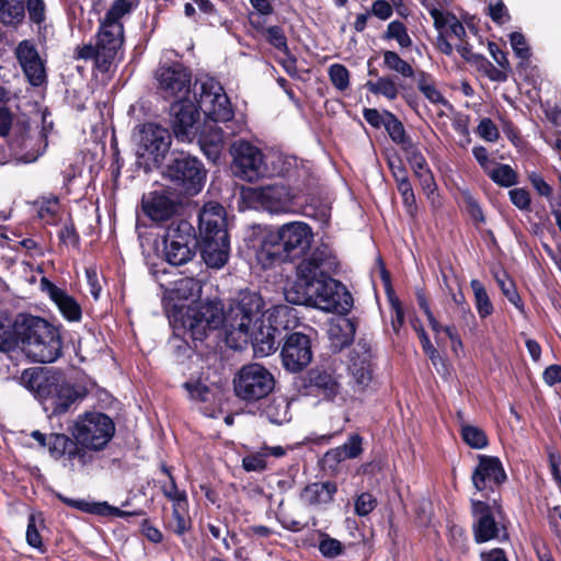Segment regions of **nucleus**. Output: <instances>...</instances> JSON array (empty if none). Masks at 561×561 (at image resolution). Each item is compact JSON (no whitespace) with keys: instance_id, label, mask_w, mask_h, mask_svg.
<instances>
[{"instance_id":"4be33fe9","label":"nucleus","mask_w":561,"mask_h":561,"mask_svg":"<svg viewBox=\"0 0 561 561\" xmlns=\"http://www.w3.org/2000/svg\"><path fill=\"white\" fill-rule=\"evenodd\" d=\"M179 204L167 190L152 191L141 197L142 214L154 224L169 221L178 211Z\"/></svg>"},{"instance_id":"f03ea898","label":"nucleus","mask_w":561,"mask_h":561,"mask_svg":"<svg viewBox=\"0 0 561 561\" xmlns=\"http://www.w3.org/2000/svg\"><path fill=\"white\" fill-rule=\"evenodd\" d=\"M168 318L173 330L169 345L179 364L190 360L194 354L203 358L216 351L215 331L220 328L222 318L220 300H198L187 306L173 304Z\"/></svg>"},{"instance_id":"4c0bfd02","label":"nucleus","mask_w":561,"mask_h":561,"mask_svg":"<svg viewBox=\"0 0 561 561\" xmlns=\"http://www.w3.org/2000/svg\"><path fill=\"white\" fill-rule=\"evenodd\" d=\"M241 531L244 538L248 539L251 543L260 546L264 549L270 545L276 543L277 540L273 537L276 535L279 536L277 531L265 525H250L244 527Z\"/></svg>"},{"instance_id":"7c9ffc66","label":"nucleus","mask_w":561,"mask_h":561,"mask_svg":"<svg viewBox=\"0 0 561 561\" xmlns=\"http://www.w3.org/2000/svg\"><path fill=\"white\" fill-rule=\"evenodd\" d=\"M22 312L15 314L11 320L7 317L0 316V351L9 353L20 350L21 335L19 333V322L21 321Z\"/></svg>"},{"instance_id":"5fc2aeb1","label":"nucleus","mask_w":561,"mask_h":561,"mask_svg":"<svg viewBox=\"0 0 561 561\" xmlns=\"http://www.w3.org/2000/svg\"><path fill=\"white\" fill-rule=\"evenodd\" d=\"M387 117L388 121L385 126V130L393 144L400 147L412 138L407 133L403 123L393 113Z\"/></svg>"},{"instance_id":"f704fd0d","label":"nucleus","mask_w":561,"mask_h":561,"mask_svg":"<svg viewBox=\"0 0 561 561\" xmlns=\"http://www.w3.org/2000/svg\"><path fill=\"white\" fill-rule=\"evenodd\" d=\"M355 325L352 321L345 320L343 324H334L329 330L330 348L332 353H340L343 348L354 342Z\"/></svg>"},{"instance_id":"7ed1b4c3","label":"nucleus","mask_w":561,"mask_h":561,"mask_svg":"<svg viewBox=\"0 0 561 561\" xmlns=\"http://www.w3.org/2000/svg\"><path fill=\"white\" fill-rule=\"evenodd\" d=\"M20 379L49 419L69 412L84 397L60 369L53 367L26 368Z\"/></svg>"},{"instance_id":"c85d7f7f","label":"nucleus","mask_w":561,"mask_h":561,"mask_svg":"<svg viewBox=\"0 0 561 561\" xmlns=\"http://www.w3.org/2000/svg\"><path fill=\"white\" fill-rule=\"evenodd\" d=\"M197 142L202 151L208 157L216 159L224 146L225 133L217 123L205 119L203 125L196 128Z\"/></svg>"},{"instance_id":"9b49d317","label":"nucleus","mask_w":561,"mask_h":561,"mask_svg":"<svg viewBox=\"0 0 561 561\" xmlns=\"http://www.w3.org/2000/svg\"><path fill=\"white\" fill-rule=\"evenodd\" d=\"M10 156L19 162L31 163L43 154L47 136L43 130H32L25 117L15 118L14 129L7 137Z\"/></svg>"},{"instance_id":"20e7f679","label":"nucleus","mask_w":561,"mask_h":561,"mask_svg":"<svg viewBox=\"0 0 561 561\" xmlns=\"http://www.w3.org/2000/svg\"><path fill=\"white\" fill-rule=\"evenodd\" d=\"M18 329L20 350L32 362L51 364L64 355L62 325L30 312H22Z\"/></svg>"},{"instance_id":"de8ad7c7","label":"nucleus","mask_w":561,"mask_h":561,"mask_svg":"<svg viewBox=\"0 0 561 561\" xmlns=\"http://www.w3.org/2000/svg\"><path fill=\"white\" fill-rule=\"evenodd\" d=\"M460 436L462 440L473 449H483L489 445L486 433L482 428L471 424H461Z\"/></svg>"},{"instance_id":"58836bf2","label":"nucleus","mask_w":561,"mask_h":561,"mask_svg":"<svg viewBox=\"0 0 561 561\" xmlns=\"http://www.w3.org/2000/svg\"><path fill=\"white\" fill-rule=\"evenodd\" d=\"M25 16V0H0V22L4 25H14Z\"/></svg>"},{"instance_id":"2eb2a0df","label":"nucleus","mask_w":561,"mask_h":561,"mask_svg":"<svg viewBox=\"0 0 561 561\" xmlns=\"http://www.w3.org/2000/svg\"><path fill=\"white\" fill-rule=\"evenodd\" d=\"M280 357L287 371L294 374L302 371L313 357L311 336L304 332H285Z\"/></svg>"},{"instance_id":"864d4df0","label":"nucleus","mask_w":561,"mask_h":561,"mask_svg":"<svg viewBox=\"0 0 561 561\" xmlns=\"http://www.w3.org/2000/svg\"><path fill=\"white\" fill-rule=\"evenodd\" d=\"M410 324L420 340L424 354L434 363L438 357V351L432 344L430 336L422 324V321L419 317L413 316L410 318Z\"/></svg>"},{"instance_id":"0eeeda50","label":"nucleus","mask_w":561,"mask_h":561,"mask_svg":"<svg viewBox=\"0 0 561 561\" xmlns=\"http://www.w3.org/2000/svg\"><path fill=\"white\" fill-rule=\"evenodd\" d=\"M297 317L295 309L286 305H278L271 311L267 323L264 318L255 324H251L248 332H238L244 337V342L250 341L254 353L261 357L268 356L276 352L283 341V332L295 325Z\"/></svg>"},{"instance_id":"8fccbe9b","label":"nucleus","mask_w":561,"mask_h":561,"mask_svg":"<svg viewBox=\"0 0 561 561\" xmlns=\"http://www.w3.org/2000/svg\"><path fill=\"white\" fill-rule=\"evenodd\" d=\"M382 56L383 66L387 69L396 71L404 78L414 77V69L412 66L407 60L402 59L397 51L385 50Z\"/></svg>"},{"instance_id":"3c124183","label":"nucleus","mask_w":561,"mask_h":561,"mask_svg":"<svg viewBox=\"0 0 561 561\" xmlns=\"http://www.w3.org/2000/svg\"><path fill=\"white\" fill-rule=\"evenodd\" d=\"M382 38L386 41H397L401 48H410L412 46V38L408 33V28L404 23L399 20L391 21L388 24Z\"/></svg>"},{"instance_id":"c9c22d12","label":"nucleus","mask_w":561,"mask_h":561,"mask_svg":"<svg viewBox=\"0 0 561 561\" xmlns=\"http://www.w3.org/2000/svg\"><path fill=\"white\" fill-rule=\"evenodd\" d=\"M160 472L167 477V481H159L160 490L165 499L172 504L188 501L187 493L185 490H180L175 477L173 474V467L168 466L165 462H161L159 466Z\"/></svg>"},{"instance_id":"ea45409f","label":"nucleus","mask_w":561,"mask_h":561,"mask_svg":"<svg viewBox=\"0 0 561 561\" xmlns=\"http://www.w3.org/2000/svg\"><path fill=\"white\" fill-rule=\"evenodd\" d=\"M417 90L433 104L447 105L448 101L437 89L434 78L426 71H420L416 79Z\"/></svg>"},{"instance_id":"5701e85b","label":"nucleus","mask_w":561,"mask_h":561,"mask_svg":"<svg viewBox=\"0 0 561 561\" xmlns=\"http://www.w3.org/2000/svg\"><path fill=\"white\" fill-rule=\"evenodd\" d=\"M124 44V30L105 27L101 25L96 33V46L99 49L100 71L108 72L117 59Z\"/></svg>"},{"instance_id":"a18cd8bd","label":"nucleus","mask_w":561,"mask_h":561,"mask_svg":"<svg viewBox=\"0 0 561 561\" xmlns=\"http://www.w3.org/2000/svg\"><path fill=\"white\" fill-rule=\"evenodd\" d=\"M369 92L376 95H382L393 101L399 95V85L390 76L379 77L377 81L368 80L365 84Z\"/></svg>"},{"instance_id":"9d476101","label":"nucleus","mask_w":561,"mask_h":561,"mask_svg":"<svg viewBox=\"0 0 561 561\" xmlns=\"http://www.w3.org/2000/svg\"><path fill=\"white\" fill-rule=\"evenodd\" d=\"M138 156L149 169L160 170L171 153L172 135L170 130L157 123L138 126Z\"/></svg>"},{"instance_id":"412c9836","label":"nucleus","mask_w":561,"mask_h":561,"mask_svg":"<svg viewBox=\"0 0 561 561\" xmlns=\"http://www.w3.org/2000/svg\"><path fill=\"white\" fill-rule=\"evenodd\" d=\"M254 199L270 213H294L298 207L297 196L284 184H273L254 191Z\"/></svg>"},{"instance_id":"f257e3e1","label":"nucleus","mask_w":561,"mask_h":561,"mask_svg":"<svg viewBox=\"0 0 561 561\" xmlns=\"http://www.w3.org/2000/svg\"><path fill=\"white\" fill-rule=\"evenodd\" d=\"M312 241L313 232L308 224L290 221L266 232L257 259L264 267L301 259L296 267V280L285 290L286 301L346 314L354 299L346 286L333 277L340 262L327 244L307 254Z\"/></svg>"},{"instance_id":"a19ab883","label":"nucleus","mask_w":561,"mask_h":561,"mask_svg":"<svg viewBox=\"0 0 561 561\" xmlns=\"http://www.w3.org/2000/svg\"><path fill=\"white\" fill-rule=\"evenodd\" d=\"M37 217L46 225H56L59 220L60 203L55 195L41 197L35 202Z\"/></svg>"},{"instance_id":"dca6fc26","label":"nucleus","mask_w":561,"mask_h":561,"mask_svg":"<svg viewBox=\"0 0 561 561\" xmlns=\"http://www.w3.org/2000/svg\"><path fill=\"white\" fill-rule=\"evenodd\" d=\"M477 459L478 465L472 471L471 482L474 489L490 501V493H499L507 480V474L499 457L480 454Z\"/></svg>"},{"instance_id":"f3484780","label":"nucleus","mask_w":561,"mask_h":561,"mask_svg":"<svg viewBox=\"0 0 561 561\" xmlns=\"http://www.w3.org/2000/svg\"><path fill=\"white\" fill-rule=\"evenodd\" d=\"M299 391L305 396H313L325 401H334L341 392V383L334 369L316 366L301 377Z\"/></svg>"},{"instance_id":"423d86ee","label":"nucleus","mask_w":561,"mask_h":561,"mask_svg":"<svg viewBox=\"0 0 561 561\" xmlns=\"http://www.w3.org/2000/svg\"><path fill=\"white\" fill-rule=\"evenodd\" d=\"M160 174L168 190L179 197L191 198L203 191L208 170L204 162L190 151L174 149L168 162L160 169Z\"/></svg>"},{"instance_id":"ddd939ff","label":"nucleus","mask_w":561,"mask_h":561,"mask_svg":"<svg viewBox=\"0 0 561 561\" xmlns=\"http://www.w3.org/2000/svg\"><path fill=\"white\" fill-rule=\"evenodd\" d=\"M230 153L232 156L230 169L234 176L243 181L255 182L266 175L264 153L259 147L241 139L232 144Z\"/></svg>"},{"instance_id":"a878e982","label":"nucleus","mask_w":561,"mask_h":561,"mask_svg":"<svg viewBox=\"0 0 561 561\" xmlns=\"http://www.w3.org/2000/svg\"><path fill=\"white\" fill-rule=\"evenodd\" d=\"M56 497L64 503L65 505L76 508L80 512L98 515L101 517H119L127 519L131 516H142L145 515V511H124L119 507L113 506L108 504L106 501L104 502H89L84 499H71L61 493H57Z\"/></svg>"},{"instance_id":"6e6552de","label":"nucleus","mask_w":561,"mask_h":561,"mask_svg":"<svg viewBox=\"0 0 561 561\" xmlns=\"http://www.w3.org/2000/svg\"><path fill=\"white\" fill-rule=\"evenodd\" d=\"M71 435L87 453L101 451L115 435V423L103 412L87 411L77 416L71 427Z\"/></svg>"},{"instance_id":"72a5a7b5","label":"nucleus","mask_w":561,"mask_h":561,"mask_svg":"<svg viewBox=\"0 0 561 561\" xmlns=\"http://www.w3.org/2000/svg\"><path fill=\"white\" fill-rule=\"evenodd\" d=\"M164 244V256L169 264L174 266H181L190 261L196 254L197 249L187 245L186 243H179L175 240H167L163 238Z\"/></svg>"},{"instance_id":"a211bd4d","label":"nucleus","mask_w":561,"mask_h":561,"mask_svg":"<svg viewBox=\"0 0 561 561\" xmlns=\"http://www.w3.org/2000/svg\"><path fill=\"white\" fill-rule=\"evenodd\" d=\"M490 501H492V505L489 504L488 500H470L471 515L473 517L472 530L477 543H484L499 538L500 528L493 510L501 511V495L499 494L497 497H493Z\"/></svg>"},{"instance_id":"338daca9","label":"nucleus","mask_w":561,"mask_h":561,"mask_svg":"<svg viewBox=\"0 0 561 561\" xmlns=\"http://www.w3.org/2000/svg\"><path fill=\"white\" fill-rule=\"evenodd\" d=\"M16 58L21 66L32 64L41 57L36 47L30 41H22L16 47Z\"/></svg>"},{"instance_id":"09e8293b","label":"nucleus","mask_w":561,"mask_h":561,"mask_svg":"<svg viewBox=\"0 0 561 561\" xmlns=\"http://www.w3.org/2000/svg\"><path fill=\"white\" fill-rule=\"evenodd\" d=\"M510 42L515 56L520 59L517 65V69L520 72V70L525 69L530 62V48L525 36L519 32H512L510 34Z\"/></svg>"},{"instance_id":"c756f323","label":"nucleus","mask_w":561,"mask_h":561,"mask_svg":"<svg viewBox=\"0 0 561 561\" xmlns=\"http://www.w3.org/2000/svg\"><path fill=\"white\" fill-rule=\"evenodd\" d=\"M190 503L181 502L172 504L171 515L165 518L164 527L168 531L174 534L185 543L184 536L192 529L193 522L190 516Z\"/></svg>"},{"instance_id":"39448f33","label":"nucleus","mask_w":561,"mask_h":561,"mask_svg":"<svg viewBox=\"0 0 561 561\" xmlns=\"http://www.w3.org/2000/svg\"><path fill=\"white\" fill-rule=\"evenodd\" d=\"M207 267L222 268L230 257V236L227 229V213L217 202L204 205L198 214V248Z\"/></svg>"},{"instance_id":"cd10ccee","label":"nucleus","mask_w":561,"mask_h":561,"mask_svg":"<svg viewBox=\"0 0 561 561\" xmlns=\"http://www.w3.org/2000/svg\"><path fill=\"white\" fill-rule=\"evenodd\" d=\"M339 488L332 480L310 482L300 491L299 497L308 506L327 508L335 500Z\"/></svg>"},{"instance_id":"e2e57ef3","label":"nucleus","mask_w":561,"mask_h":561,"mask_svg":"<svg viewBox=\"0 0 561 561\" xmlns=\"http://www.w3.org/2000/svg\"><path fill=\"white\" fill-rule=\"evenodd\" d=\"M205 529L208 531L213 539L220 540L226 550L231 549V545L228 540L230 529L227 523L221 522L220 519H216L215 522H208L205 525Z\"/></svg>"},{"instance_id":"4d7b16f0","label":"nucleus","mask_w":561,"mask_h":561,"mask_svg":"<svg viewBox=\"0 0 561 561\" xmlns=\"http://www.w3.org/2000/svg\"><path fill=\"white\" fill-rule=\"evenodd\" d=\"M318 549L324 558L335 559L344 553L345 547L340 540L323 533L320 535Z\"/></svg>"},{"instance_id":"e433bc0d","label":"nucleus","mask_w":561,"mask_h":561,"mask_svg":"<svg viewBox=\"0 0 561 561\" xmlns=\"http://www.w3.org/2000/svg\"><path fill=\"white\" fill-rule=\"evenodd\" d=\"M133 8V2L129 0H114L100 24L105 27L124 30L121 19L130 13Z\"/></svg>"},{"instance_id":"bf43d9fd","label":"nucleus","mask_w":561,"mask_h":561,"mask_svg":"<svg viewBox=\"0 0 561 561\" xmlns=\"http://www.w3.org/2000/svg\"><path fill=\"white\" fill-rule=\"evenodd\" d=\"M462 198L466 211L472 219L474 226L479 227L485 224V216L478 199L468 191L462 193Z\"/></svg>"},{"instance_id":"aec40b11","label":"nucleus","mask_w":561,"mask_h":561,"mask_svg":"<svg viewBox=\"0 0 561 561\" xmlns=\"http://www.w3.org/2000/svg\"><path fill=\"white\" fill-rule=\"evenodd\" d=\"M170 123L178 139H193L199 125L201 113L195 102L187 98H180L170 106Z\"/></svg>"},{"instance_id":"79ce46f5","label":"nucleus","mask_w":561,"mask_h":561,"mask_svg":"<svg viewBox=\"0 0 561 561\" xmlns=\"http://www.w3.org/2000/svg\"><path fill=\"white\" fill-rule=\"evenodd\" d=\"M470 287L473 291L474 307L481 320L486 319L494 312V306L484 285L479 279H471Z\"/></svg>"},{"instance_id":"bb28decb","label":"nucleus","mask_w":561,"mask_h":561,"mask_svg":"<svg viewBox=\"0 0 561 561\" xmlns=\"http://www.w3.org/2000/svg\"><path fill=\"white\" fill-rule=\"evenodd\" d=\"M41 288L56 305L62 318L69 322H79L82 319V308L77 299L66 289L58 287L47 277L41 278Z\"/></svg>"},{"instance_id":"603ef678","label":"nucleus","mask_w":561,"mask_h":561,"mask_svg":"<svg viewBox=\"0 0 561 561\" xmlns=\"http://www.w3.org/2000/svg\"><path fill=\"white\" fill-rule=\"evenodd\" d=\"M504 276L506 278H508V283L503 279V278H500L499 276H496V283L502 291V294L504 295V297L512 304L514 305V307L522 313V314H525L526 313V308H525V304L519 295V293L517 291V288H516V285L515 283L513 282V279H511L508 277V275L506 273H504Z\"/></svg>"},{"instance_id":"69168bd1","label":"nucleus","mask_w":561,"mask_h":561,"mask_svg":"<svg viewBox=\"0 0 561 561\" xmlns=\"http://www.w3.org/2000/svg\"><path fill=\"white\" fill-rule=\"evenodd\" d=\"M377 506V499L369 492H363L356 496L354 511L357 516L369 515Z\"/></svg>"},{"instance_id":"473e14b6","label":"nucleus","mask_w":561,"mask_h":561,"mask_svg":"<svg viewBox=\"0 0 561 561\" xmlns=\"http://www.w3.org/2000/svg\"><path fill=\"white\" fill-rule=\"evenodd\" d=\"M202 291L201 282L194 277H181L172 283L167 290V297L172 301L188 300L199 297Z\"/></svg>"},{"instance_id":"c03bdc74","label":"nucleus","mask_w":561,"mask_h":561,"mask_svg":"<svg viewBox=\"0 0 561 561\" xmlns=\"http://www.w3.org/2000/svg\"><path fill=\"white\" fill-rule=\"evenodd\" d=\"M485 174L501 187H512L519 182L518 173L510 164L496 163Z\"/></svg>"},{"instance_id":"b1692460","label":"nucleus","mask_w":561,"mask_h":561,"mask_svg":"<svg viewBox=\"0 0 561 561\" xmlns=\"http://www.w3.org/2000/svg\"><path fill=\"white\" fill-rule=\"evenodd\" d=\"M373 352L366 340H359L348 355V371L364 390L373 380Z\"/></svg>"},{"instance_id":"6ab92c4d","label":"nucleus","mask_w":561,"mask_h":561,"mask_svg":"<svg viewBox=\"0 0 561 561\" xmlns=\"http://www.w3.org/2000/svg\"><path fill=\"white\" fill-rule=\"evenodd\" d=\"M158 89L164 99L187 98L191 92L192 72L180 62L161 66L157 70Z\"/></svg>"},{"instance_id":"4468645a","label":"nucleus","mask_w":561,"mask_h":561,"mask_svg":"<svg viewBox=\"0 0 561 561\" xmlns=\"http://www.w3.org/2000/svg\"><path fill=\"white\" fill-rule=\"evenodd\" d=\"M195 104L205 119L214 123H226L233 118L234 112L231 102L219 82L204 81L201 84L199 96L194 93Z\"/></svg>"},{"instance_id":"0e129e2a","label":"nucleus","mask_w":561,"mask_h":561,"mask_svg":"<svg viewBox=\"0 0 561 561\" xmlns=\"http://www.w3.org/2000/svg\"><path fill=\"white\" fill-rule=\"evenodd\" d=\"M58 239L66 247L71 245L75 249L80 247L81 238L71 218L58 231Z\"/></svg>"},{"instance_id":"13d9d810","label":"nucleus","mask_w":561,"mask_h":561,"mask_svg":"<svg viewBox=\"0 0 561 561\" xmlns=\"http://www.w3.org/2000/svg\"><path fill=\"white\" fill-rule=\"evenodd\" d=\"M328 76L332 85L343 92L350 88L351 73L342 64H332L328 69Z\"/></svg>"},{"instance_id":"680f3d73","label":"nucleus","mask_w":561,"mask_h":561,"mask_svg":"<svg viewBox=\"0 0 561 561\" xmlns=\"http://www.w3.org/2000/svg\"><path fill=\"white\" fill-rule=\"evenodd\" d=\"M25 77L33 87H41L46 80V72L41 60H34L32 64L21 66Z\"/></svg>"},{"instance_id":"6e6d98bb","label":"nucleus","mask_w":561,"mask_h":561,"mask_svg":"<svg viewBox=\"0 0 561 561\" xmlns=\"http://www.w3.org/2000/svg\"><path fill=\"white\" fill-rule=\"evenodd\" d=\"M187 392L188 399L198 403H205L209 400L210 389L201 378L190 379L182 385Z\"/></svg>"},{"instance_id":"f8f14e48","label":"nucleus","mask_w":561,"mask_h":561,"mask_svg":"<svg viewBox=\"0 0 561 561\" xmlns=\"http://www.w3.org/2000/svg\"><path fill=\"white\" fill-rule=\"evenodd\" d=\"M274 388L275 378L273 374L257 363L242 366L233 378L236 396L248 403L267 398Z\"/></svg>"},{"instance_id":"774afa93","label":"nucleus","mask_w":561,"mask_h":561,"mask_svg":"<svg viewBox=\"0 0 561 561\" xmlns=\"http://www.w3.org/2000/svg\"><path fill=\"white\" fill-rule=\"evenodd\" d=\"M511 203L522 211H530V193L524 187H516L508 192Z\"/></svg>"},{"instance_id":"49530a36","label":"nucleus","mask_w":561,"mask_h":561,"mask_svg":"<svg viewBox=\"0 0 561 561\" xmlns=\"http://www.w3.org/2000/svg\"><path fill=\"white\" fill-rule=\"evenodd\" d=\"M264 38L265 41L273 46L278 51L285 54L291 62L295 65L297 59L291 55L290 49L288 47L287 37L285 31L279 25L268 26L264 30Z\"/></svg>"},{"instance_id":"052dcab7","label":"nucleus","mask_w":561,"mask_h":561,"mask_svg":"<svg viewBox=\"0 0 561 561\" xmlns=\"http://www.w3.org/2000/svg\"><path fill=\"white\" fill-rule=\"evenodd\" d=\"M363 442V436H360L358 433H352L347 440L337 448L346 459H355L359 457L364 451Z\"/></svg>"},{"instance_id":"393cba45","label":"nucleus","mask_w":561,"mask_h":561,"mask_svg":"<svg viewBox=\"0 0 561 561\" xmlns=\"http://www.w3.org/2000/svg\"><path fill=\"white\" fill-rule=\"evenodd\" d=\"M48 453L55 460L66 459L71 463L77 460L81 466L91 461L90 455L80 447L79 442L64 433L49 434Z\"/></svg>"},{"instance_id":"2f4dec72","label":"nucleus","mask_w":561,"mask_h":561,"mask_svg":"<svg viewBox=\"0 0 561 561\" xmlns=\"http://www.w3.org/2000/svg\"><path fill=\"white\" fill-rule=\"evenodd\" d=\"M163 238L179 241V243H186L195 249L198 248V233L194 226L185 219L172 221L168 226Z\"/></svg>"},{"instance_id":"1a4fd4ad","label":"nucleus","mask_w":561,"mask_h":561,"mask_svg":"<svg viewBox=\"0 0 561 561\" xmlns=\"http://www.w3.org/2000/svg\"><path fill=\"white\" fill-rule=\"evenodd\" d=\"M264 308L265 302L259 293L250 289L240 290L228 311L222 310L220 327L224 325L230 334L248 332L251 324L264 318Z\"/></svg>"},{"instance_id":"37998d69","label":"nucleus","mask_w":561,"mask_h":561,"mask_svg":"<svg viewBox=\"0 0 561 561\" xmlns=\"http://www.w3.org/2000/svg\"><path fill=\"white\" fill-rule=\"evenodd\" d=\"M38 523L44 527V518H42V514L31 513L27 518V527H26V542L30 547L36 549L41 553L47 552V547L44 545L39 529Z\"/></svg>"}]
</instances>
